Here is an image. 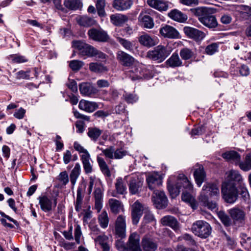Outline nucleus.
<instances>
[{"label":"nucleus","mask_w":251,"mask_h":251,"mask_svg":"<svg viewBox=\"0 0 251 251\" xmlns=\"http://www.w3.org/2000/svg\"><path fill=\"white\" fill-rule=\"evenodd\" d=\"M179 54L181 58L185 60L190 59L194 55L193 51L187 48L182 49L180 51Z\"/></svg>","instance_id":"obj_49"},{"label":"nucleus","mask_w":251,"mask_h":251,"mask_svg":"<svg viewBox=\"0 0 251 251\" xmlns=\"http://www.w3.org/2000/svg\"><path fill=\"white\" fill-rule=\"evenodd\" d=\"M39 204L41 209L44 212H49L52 209V201L47 196H44L39 198Z\"/></svg>","instance_id":"obj_33"},{"label":"nucleus","mask_w":251,"mask_h":251,"mask_svg":"<svg viewBox=\"0 0 251 251\" xmlns=\"http://www.w3.org/2000/svg\"><path fill=\"white\" fill-rule=\"evenodd\" d=\"M78 107L81 110L91 113L98 108V104L95 102L81 100L79 101Z\"/></svg>","instance_id":"obj_24"},{"label":"nucleus","mask_w":251,"mask_h":251,"mask_svg":"<svg viewBox=\"0 0 251 251\" xmlns=\"http://www.w3.org/2000/svg\"><path fill=\"white\" fill-rule=\"evenodd\" d=\"M168 15L171 19L180 23H184L187 20V16L177 9L171 10Z\"/></svg>","instance_id":"obj_30"},{"label":"nucleus","mask_w":251,"mask_h":251,"mask_svg":"<svg viewBox=\"0 0 251 251\" xmlns=\"http://www.w3.org/2000/svg\"><path fill=\"white\" fill-rule=\"evenodd\" d=\"M108 237L106 235L103 234L101 235L98 236L95 239V241L99 244H100L101 246L107 243V240H108Z\"/></svg>","instance_id":"obj_62"},{"label":"nucleus","mask_w":251,"mask_h":251,"mask_svg":"<svg viewBox=\"0 0 251 251\" xmlns=\"http://www.w3.org/2000/svg\"><path fill=\"white\" fill-rule=\"evenodd\" d=\"M152 201L156 207L158 209L163 208L167 205V198L163 191L154 190Z\"/></svg>","instance_id":"obj_10"},{"label":"nucleus","mask_w":251,"mask_h":251,"mask_svg":"<svg viewBox=\"0 0 251 251\" xmlns=\"http://www.w3.org/2000/svg\"><path fill=\"white\" fill-rule=\"evenodd\" d=\"M81 172V167L79 163H77L75 164V167L72 170L70 175V181L73 185L72 188H74L76 182L77 178L80 176Z\"/></svg>","instance_id":"obj_34"},{"label":"nucleus","mask_w":251,"mask_h":251,"mask_svg":"<svg viewBox=\"0 0 251 251\" xmlns=\"http://www.w3.org/2000/svg\"><path fill=\"white\" fill-rule=\"evenodd\" d=\"M176 181H177L178 184L180 185L181 188H183L184 190H188L190 192L193 190L192 184L184 174H179Z\"/></svg>","instance_id":"obj_29"},{"label":"nucleus","mask_w":251,"mask_h":251,"mask_svg":"<svg viewBox=\"0 0 251 251\" xmlns=\"http://www.w3.org/2000/svg\"><path fill=\"white\" fill-rule=\"evenodd\" d=\"M89 69L94 72L101 73L106 72L107 68L100 63H91L89 64Z\"/></svg>","instance_id":"obj_45"},{"label":"nucleus","mask_w":251,"mask_h":251,"mask_svg":"<svg viewBox=\"0 0 251 251\" xmlns=\"http://www.w3.org/2000/svg\"><path fill=\"white\" fill-rule=\"evenodd\" d=\"M228 177L230 181L229 183H233L235 185L236 183L239 185H240L241 183H243L242 177L237 171L233 170L230 171L228 173Z\"/></svg>","instance_id":"obj_32"},{"label":"nucleus","mask_w":251,"mask_h":251,"mask_svg":"<svg viewBox=\"0 0 251 251\" xmlns=\"http://www.w3.org/2000/svg\"><path fill=\"white\" fill-rule=\"evenodd\" d=\"M77 23L81 26L89 27L95 25L96 21L92 18L83 16L77 18Z\"/></svg>","instance_id":"obj_37"},{"label":"nucleus","mask_w":251,"mask_h":251,"mask_svg":"<svg viewBox=\"0 0 251 251\" xmlns=\"http://www.w3.org/2000/svg\"><path fill=\"white\" fill-rule=\"evenodd\" d=\"M149 188L151 190L155 189L161 185L162 183V178L159 174L153 173L148 175L146 178Z\"/></svg>","instance_id":"obj_13"},{"label":"nucleus","mask_w":251,"mask_h":251,"mask_svg":"<svg viewBox=\"0 0 251 251\" xmlns=\"http://www.w3.org/2000/svg\"><path fill=\"white\" fill-rule=\"evenodd\" d=\"M218 46L216 43H212L205 48V52L209 55H212L217 50Z\"/></svg>","instance_id":"obj_59"},{"label":"nucleus","mask_w":251,"mask_h":251,"mask_svg":"<svg viewBox=\"0 0 251 251\" xmlns=\"http://www.w3.org/2000/svg\"><path fill=\"white\" fill-rule=\"evenodd\" d=\"M147 3L151 8L159 12L167 11L171 8V2L165 0H147Z\"/></svg>","instance_id":"obj_9"},{"label":"nucleus","mask_w":251,"mask_h":251,"mask_svg":"<svg viewBox=\"0 0 251 251\" xmlns=\"http://www.w3.org/2000/svg\"><path fill=\"white\" fill-rule=\"evenodd\" d=\"M98 222L100 226L103 228H105L108 226L109 223V218L108 214L105 211H103L98 216Z\"/></svg>","instance_id":"obj_44"},{"label":"nucleus","mask_w":251,"mask_h":251,"mask_svg":"<svg viewBox=\"0 0 251 251\" xmlns=\"http://www.w3.org/2000/svg\"><path fill=\"white\" fill-rule=\"evenodd\" d=\"M97 161L102 173L107 176H110L111 173L104 159L98 156L97 157Z\"/></svg>","instance_id":"obj_43"},{"label":"nucleus","mask_w":251,"mask_h":251,"mask_svg":"<svg viewBox=\"0 0 251 251\" xmlns=\"http://www.w3.org/2000/svg\"><path fill=\"white\" fill-rule=\"evenodd\" d=\"M205 173L203 167L202 165L197 164L195 166V171L194 173V176L196 182L199 187H201L205 178Z\"/></svg>","instance_id":"obj_21"},{"label":"nucleus","mask_w":251,"mask_h":251,"mask_svg":"<svg viewBox=\"0 0 251 251\" xmlns=\"http://www.w3.org/2000/svg\"><path fill=\"white\" fill-rule=\"evenodd\" d=\"M239 167L244 171L251 170V152L248 153L246 155L244 161L239 163Z\"/></svg>","instance_id":"obj_42"},{"label":"nucleus","mask_w":251,"mask_h":251,"mask_svg":"<svg viewBox=\"0 0 251 251\" xmlns=\"http://www.w3.org/2000/svg\"><path fill=\"white\" fill-rule=\"evenodd\" d=\"M145 215L143 218L145 223H149L155 220L153 214L148 209H145Z\"/></svg>","instance_id":"obj_57"},{"label":"nucleus","mask_w":251,"mask_h":251,"mask_svg":"<svg viewBox=\"0 0 251 251\" xmlns=\"http://www.w3.org/2000/svg\"><path fill=\"white\" fill-rule=\"evenodd\" d=\"M175 180L174 176H171L168 179V189L172 198H175L178 196L180 192L181 186L178 184L177 181L175 184L174 181Z\"/></svg>","instance_id":"obj_20"},{"label":"nucleus","mask_w":251,"mask_h":251,"mask_svg":"<svg viewBox=\"0 0 251 251\" xmlns=\"http://www.w3.org/2000/svg\"><path fill=\"white\" fill-rule=\"evenodd\" d=\"M139 41L142 45L151 48L157 45L159 40L155 36H151L147 34H144L139 37Z\"/></svg>","instance_id":"obj_18"},{"label":"nucleus","mask_w":251,"mask_h":251,"mask_svg":"<svg viewBox=\"0 0 251 251\" xmlns=\"http://www.w3.org/2000/svg\"><path fill=\"white\" fill-rule=\"evenodd\" d=\"M231 219L235 224L242 226L245 223L246 212L238 207L232 208L228 210Z\"/></svg>","instance_id":"obj_8"},{"label":"nucleus","mask_w":251,"mask_h":251,"mask_svg":"<svg viewBox=\"0 0 251 251\" xmlns=\"http://www.w3.org/2000/svg\"><path fill=\"white\" fill-rule=\"evenodd\" d=\"M59 180L64 185H66L69 182V176L66 171H63L60 173L59 176Z\"/></svg>","instance_id":"obj_61"},{"label":"nucleus","mask_w":251,"mask_h":251,"mask_svg":"<svg viewBox=\"0 0 251 251\" xmlns=\"http://www.w3.org/2000/svg\"><path fill=\"white\" fill-rule=\"evenodd\" d=\"M102 133V130L96 127L88 128L87 135L94 141H96Z\"/></svg>","instance_id":"obj_38"},{"label":"nucleus","mask_w":251,"mask_h":251,"mask_svg":"<svg viewBox=\"0 0 251 251\" xmlns=\"http://www.w3.org/2000/svg\"><path fill=\"white\" fill-rule=\"evenodd\" d=\"M215 197L218 198L220 197V190L219 187L215 183H207L202 188L199 197L200 202L209 209L213 210L217 208V203L212 201H209L208 196Z\"/></svg>","instance_id":"obj_2"},{"label":"nucleus","mask_w":251,"mask_h":251,"mask_svg":"<svg viewBox=\"0 0 251 251\" xmlns=\"http://www.w3.org/2000/svg\"><path fill=\"white\" fill-rule=\"evenodd\" d=\"M113 7L118 11H123L126 9V0H114Z\"/></svg>","instance_id":"obj_52"},{"label":"nucleus","mask_w":251,"mask_h":251,"mask_svg":"<svg viewBox=\"0 0 251 251\" xmlns=\"http://www.w3.org/2000/svg\"><path fill=\"white\" fill-rule=\"evenodd\" d=\"M96 6L98 15L101 17L105 16L106 13L104 9L105 7V0H97Z\"/></svg>","instance_id":"obj_47"},{"label":"nucleus","mask_w":251,"mask_h":251,"mask_svg":"<svg viewBox=\"0 0 251 251\" xmlns=\"http://www.w3.org/2000/svg\"><path fill=\"white\" fill-rule=\"evenodd\" d=\"M222 157L227 161L234 163L236 164H238L239 165V163L241 162L240 161V155L237 152L234 151H226L223 153Z\"/></svg>","instance_id":"obj_28"},{"label":"nucleus","mask_w":251,"mask_h":251,"mask_svg":"<svg viewBox=\"0 0 251 251\" xmlns=\"http://www.w3.org/2000/svg\"><path fill=\"white\" fill-rule=\"evenodd\" d=\"M139 19L144 24V26L148 28H151L154 26L153 19L149 15L141 13Z\"/></svg>","instance_id":"obj_41"},{"label":"nucleus","mask_w":251,"mask_h":251,"mask_svg":"<svg viewBox=\"0 0 251 251\" xmlns=\"http://www.w3.org/2000/svg\"><path fill=\"white\" fill-rule=\"evenodd\" d=\"M89 37L93 40L100 42H106L109 37L107 33L103 30L91 28L88 31Z\"/></svg>","instance_id":"obj_11"},{"label":"nucleus","mask_w":251,"mask_h":251,"mask_svg":"<svg viewBox=\"0 0 251 251\" xmlns=\"http://www.w3.org/2000/svg\"><path fill=\"white\" fill-rule=\"evenodd\" d=\"M134 59L126 54V76L132 80L147 78L150 71L144 65H132Z\"/></svg>","instance_id":"obj_3"},{"label":"nucleus","mask_w":251,"mask_h":251,"mask_svg":"<svg viewBox=\"0 0 251 251\" xmlns=\"http://www.w3.org/2000/svg\"><path fill=\"white\" fill-rule=\"evenodd\" d=\"M143 206L138 201H135L132 205L131 216L133 224L136 225L138 223L143 214Z\"/></svg>","instance_id":"obj_14"},{"label":"nucleus","mask_w":251,"mask_h":251,"mask_svg":"<svg viewBox=\"0 0 251 251\" xmlns=\"http://www.w3.org/2000/svg\"><path fill=\"white\" fill-rule=\"evenodd\" d=\"M238 187L239 188V194L245 200L248 199L249 197V194L245 184L244 183H241V184L238 186Z\"/></svg>","instance_id":"obj_53"},{"label":"nucleus","mask_w":251,"mask_h":251,"mask_svg":"<svg viewBox=\"0 0 251 251\" xmlns=\"http://www.w3.org/2000/svg\"><path fill=\"white\" fill-rule=\"evenodd\" d=\"M108 204L110 210L114 214H118L121 210H124V204L119 200L115 199H110L108 201Z\"/></svg>","instance_id":"obj_31"},{"label":"nucleus","mask_w":251,"mask_h":251,"mask_svg":"<svg viewBox=\"0 0 251 251\" xmlns=\"http://www.w3.org/2000/svg\"><path fill=\"white\" fill-rule=\"evenodd\" d=\"M80 159L82 163L85 173H91L92 172L93 169L90 154L85 156L80 155Z\"/></svg>","instance_id":"obj_36"},{"label":"nucleus","mask_w":251,"mask_h":251,"mask_svg":"<svg viewBox=\"0 0 251 251\" xmlns=\"http://www.w3.org/2000/svg\"><path fill=\"white\" fill-rule=\"evenodd\" d=\"M193 190L192 192L188 190H184L182 192L181 199L185 202L188 203L193 209H196L198 207L197 202L192 195Z\"/></svg>","instance_id":"obj_25"},{"label":"nucleus","mask_w":251,"mask_h":251,"mask_svg":"<svg viewBox=\"0 0 251 251\" xmlns=\"http://www.w3.org/2000/svg\"><path fill=\"white\" fill-rule=\"evenodd\" d=\"M72 46L78 50L81 56L95 57L96 58L104 59L105 55L101 51L97 50L93 46L80 41H74L72 42Z\"/></svg>","instance_id":"obj_4"},{"label":"nucleus","mask_w":251,"mask_h":251,"mask_svg":"<svg viewBox=\"0 0 251 251\" xmlns=\"http://www.w3.org/2000/svg\"><path fill=\"white\" fill-rule=\"evenodd\" d=\"M191 12L198 18V20L203 25L209 28H215L218 22L215 16L212 14L217 12L214 7L201 6L190 9Z\"/></svg>","instance_id":"obj_1"},{"label":"nucleus","mask_w":251,"mask_h":251,"mask_svg":"<svg viewBox=\"0 0 251 251\" xmlns=\"http://www.w3.org/2000/svg\"><path fill=\"white\" fill-rule=\"evenodd\" d=\"M31 73L30 70H28L26 71H20L19 72H17L16 73V78L17 79H29L30 78V73Z\"/></svg>","instance_id":"obj_54"},{"label":"nucleus","mask_w":251,"mask_h":251,"mask_svg":"<svg viewBox=\"0 0 251 251\" xmlns=\"http://www.w3.org/2000/svg\"><path fill=\"white\" fill-rule=\"evenodd\" d=\"M165 63L166 65L172 68L180 66L182 63L177 53H174Z\"/></svg>","instance_id":"obj_35"},{"label":"nucleus","mask_w":251,"mask_h":251,"mask_svg":"<svg viewBox=\"0 0 251 251\" xmlns=\"http://www.w3.org/2000/svg\"><path fill=\"white\" fill-rule=\"evenodd\" d=\"M65 6L71 10H76L82 6V3L80 0H64Z\"/></svg>","instance_id":"obj_39"},{"label":"nucleus","mask_w":251,"mask_h":251,"mask_svg":"<svg viewBox=\"0 0 251 251\" xmlns=\"http://www.w3.org/2000/svg\"><path fill=\"white\" fill-rule=\"evenodd\" d=\"M183 31L188 37L197 41L202 40L205 36L203 32L190 26L184 27Z\"/></svg>","instance_id":"obj_12"},{"label":"nucleus","mask_w":251,"mask_h":251,"mask_svg":"<svg viewBox=\"0 0 251 251\" xmlns=\"http://www.w3.org/2000/svg\"><path fill=\"white\" fill-rule=\"evenodd\" d=\"M171 47L158 45L153 50L149 51L147 53V56L154 61L161 62L171 54Z\"/></svg>","instance_id":"obj_5"},{"label":"nucleus","mask_w":251,"mask_h":251,"mask_svg":"<svg viewBox=\"0 0 251 251\" xmlns=\"http://www.w3.org/2000/svg\"><path fill=\"white\" fill-rule=\"evenodd\" d=\"M9 58L11 59L13 62L16 63H25L28 61V59L25 56L17 54L10 55Z\"/></svg>","instance_id":"obj_51"},{"label":"nucleus","mask_w":251,"mask_h":251,"mask_svg":"<svg viewBox=\"0 0 251 251\" xmlns=\"http://www.w3.org/2000/svg\"><path fill=\"white\" fill-rule=\"evenodd\" d=\"M239 72L242 76H248L250 74V69L249 67L245 65H242L239 68Z\"/></svg>","instance_id":"obj_64"},{"label":"nucleus","mask_w":251,"mask_h":251,"mask_svg":"<svg viewBox=\"0 0 251 251\" xmlns=\"http://www.w3.org/2000/svg\"><path fill=\"white\" fill-rule=\"evenodd\" d=\"M81 234L80 226L79 225H77L75 229V238L77 244L80 243V239Z\"/></svg>","instance_id":"obj_63"},{"label":"nucleus","mask_w":251,"mask_h":251,"mask_svg":"<svg viewBox=\"0 0 251 251\" xmlns=\"http://www.w3.org/2000/svg\"><path fill=\"white\" fill-rule=\"evenodd\" d=\"M160 33L164 37L170 39H176L179 38L178 32L173 26L166 25L160 29Z\"/></svg>","instance_id":"obj_17"},{"label":"nucleus","mask_w":251,"mask_h":251,"mask_svg":"<svg viewBox=\"0 0 251 251\" xmlns=\"http://www.w3.org/2000/svg\"><path fill=\"white\" fill-rule=\"evenodd\" d=\"M142 246L144 251H155L157 248V244L152 238L145 236L142 240Z\"/></svg>","instance_id":"obj_22"},{"label":"nucleus","mask_w":251,"mask_h":251,"mask_svg":"<svg viewBox=\"0 0 251 251\" xmlns=\"http://www.w3.org/2000/svg\"><path fill=\"white\" fill-rule=\"evenodd\" d=\"M218 216L223 225L226 227L229 226L232 224V220L223 211H220L218 213Z\"/></svg>","instance_id":"obj_46"},{"label":"nucleus","mask_w":251,"mask_h":251,"mask_svg":"<svg viewBox=\"0 0 251 251\" xmlns=\"http://www.w3.org/2000/svg\"><path fill=\"white\" fill-rule=\"evenodd\" d=\"M182 240L187 241V244L190 246H194L196 244L195 241L193 239L192 236L187 233L184 234L178 238L179 241H182Z\"/></svg>","instance_id":"obj_55"},{"label":"nucleus","mask_w":251,"mask_h":251,"mask_svg":"<svg viewBox=\"0 0 251 251\" xmlns=\"http://www.w3.org/2000/svg\"><path fill=\"white\" fill-rule=\"evenodd\" d=\"M74 147L76 151L82 153L81 155L85 156L89 154L88 151L77 142H75L74 143Z\"/></svg>","instance_id":"obj_60"},{"label":"nucleus","mask_w":251,"mask_h":251,"mask_svg":"<svg viewBox=\"0 0 251 251\" xmlns=\"http://www.w3.org/2000/svg\"><path fill=\"white\" fill-rule=\"evenodd\" d=\"M142 185L143 181L140 178L136 176L132 177L129 184L130 193L132 195L138 194Z\"/></svg>","instance_id":"obj_23"},{"label":"nucleus","mask_w":251,"mask_h":251,"mask_svg":"<svg viewBox=\"0 0 251 251\" xmlns=\"http://www.w3.org/2000/svg\"><path fill=\"white\" fill-rule=\"evenodd\" d=\"M111 23L116 26H121L126 21V17L120 14H113L110 16Z\"/></svg>","instance_id":"obj_40"},{"label":"nucleus","mask_w":251,"mask_h":251,"mask_svg":"<svg viewBox=\"0 0 251 251\" xmlns=\"http://www.w3.org/2000/svg\"><path fill=\"white\" fill-rule=\"evenodd\" d=\"M192 231L196 236L201 238H206L212 231V227L206 222L202 220L197 221L192 226Z\"/></svg>","instance_id":"obj_6"},{"label":"nucleus","mask_w":251,"mask_h":251,"mask_svg":"<svg viewBox=\"0 0 251 251\" xmlns=\"http://www.w3.org/2000/svg\"><path fill=\"white\" fill-rule=\"evenodd\" d=\"M115 233L117 237L126 236V221L122 215H119L116 220Z\"/></svg>","instance_id":"obj_16"},{"label":"nucleus","mask_w":251,"mask_h":251,"mask_svg":"<svg viewBox=\"0 0 251 251\" xmlns=\"http://www.w3.org/2000/svg\"><path fill=\"white\" fill-rule=\"evenodd\" d=\"M106 158L112 159L114 158L115 148L113 146H110L106 149H100Z\"/></svg>","instance_id":"obj_50"},{"label":"nucleus","mask_w":251,"mask_h":251,"mask_svg":"<svg viewBox=\"0 0 251 251\" xmlns=\"http://www.w3.org/2000/svg\"><path fill=\"white\" fill-rule=\"evenodd\" d=\"M86 187V183L84 182H82L80 184H79L77 188L76 199L75 204V209L77 211H79L81 208Z\"/></svg>","instance_id":"obj_15"},{"label":"nucleus","mask_w":251,"mask_h":251,"mask_svg":"<svg viewBox=\"0 0 251 251\" xmlns=\"http://www.w3.org/2000/svg\"><path fill=\"white\" fill-rule=\"evenodd\" d=\"M161 224L165 226H168L171 227L175 231L179 229V224L176 218L172 216H165L161 219Z\"/></svg>","instance_id":"obj_19"},{"label":"nucleus","mask_w":251,"mask_h":251,"mask_svg":"<svg viewBox=\"0 0 251 251\" xmlns=\"http://www.w3.org/2000/svg\"><path fill=\"white\" fill-rule=\"evenodd\" d=\"M118 237L120 238V239L117 240L116 241V246L117 249L119 251H126V244L125 243V236Z\"/></svg>","instance_id":"obj_58"},{"label":"nucleus","mask_w":251,"mask_h":251,"mask_svg":"<svg viewBox=\"0 0 251 251\" xmlns=\"http://www.w3.org/2000/svg\"><path fill=\"white\" fill-rule=\"evenodd\" d=\"M139 235L137 233H133L130 235L128 242L131 251H141L139 245Z\"/></svg>","instance_id":"obj_27"},{"label":"nucleus","mask_w":251,"mask_h":251,"mask_svg":"<svg viewBox=\"0 0 251 251\" xmlns=\"http://www.w3.org/2000/svg\"><path fill=\"white\" fill-rule=\"evenodd\" d=\"M84 65L82 61L74 60L70 63V67L73 71L79 70Z\"/></svg>","instance_id":"obj_56"},{"label":"nucleus","mask_w":251,"mask_h":251,"mask_svg":"<svg viewBox=\"0 0 251 251\" xmlns=\"http://www.w3.org/2000/svg\"><path fill=\"white\" fill-rule=\"evenodd\" d=\"M79 91L82 95L86 96H91L98 92V90L95 87L87 83L80 84Z\"/></svg>","instance_id":"obj_26"},{"label":"nucleus","mask_w":251,"mask_h":251,"mask_svg":"<svg viewBox=\"0 0 251 251\" xmlns=\"http://www.w3.org/2000/svg\"><path fill=\"white\" fill-rule=\"evenodd\" d=\"M115 189L117 194L124 195L126 191V188L124 185V182L121 177H119L116 179L115 183Z\"/></svg>","instance_id":"obj_48"},{"label":"nucleus","mask_w":251,"mask_h":251,"mask_svg":"<svg viewBox=\"0 0 251 251\" xmlns=\"http://www.w3.org/2000/svg\"><path fill=\"white\" fill-rule=\"evenodd\" d=\"M221 192L223 199L227 203H233L237 200L238 192L233 183H228L223 185Z\"/></svg>","instance_id":"obj_7"}]
</instances>
